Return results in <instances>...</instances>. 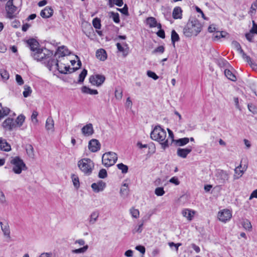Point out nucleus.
<instances>
[{
  "label": "nucleus",
  "mask_w": 257,
  "mask_h": 257,
  "mask_svg": "<svg viewBox=\"0 0 257 257\" xmlns=\"http://www.w3.org/2000/svg\"><path fill=\"white\" fill-rule=\"evenodd\" d=\"M0 224L6 241L10 242L11 241V237L10 235V227L8 224L7 223H3L2 222H0Z\"/></svg>",
  "instance_id": "nucleus-15"
},
{
  "label": "nucleus",
  "mask_w": 257,
  "mask_h": 257,
  "mask_svg": "<svg viewBox=\"0 0 257 257\" xmlns=\"http://www.w3.org/2000/svg\"><path fill=\"white\" fill-rule=\"evenodd\" d=\"M147 74L148 77L153 78L154 80H157L159 78L157 74L152 71H148Z\"/></svg>",
  "instance_id": "nucleus-51"
},
{
  "label": "nucleus",
  "mask_w": 257,
  "mask_h": 257,
  "mask_svg": "<svg viewBox=\"0 0 257 257\" xmlns=\"http://www.w3.org/2000/svg\"><path fill=\"white\" fill-rule=\"evenodd\" d=\"M192 150V147H188L186 148H178L177 150V155L180 158L185 159Z\"/></svg>",
  "instance_id": "nucleus-18"
},
{
  "label": "nucleus",
  "mask_w": 257,
  "mask_h": 257,
  "mask_svg": "<svg viewBox=\"0 0 257 257\" xmlns=\"http://www.w3.org/2000/svg\"><path fill=\"white\" fill-rule=\"evenodd\" d=\"M257 9V7L254 6V5L253 3L251 5L250 11L249 12V13L251 15H254L255 13L256 9Z\"/></svg>",
  "instance_id": "nucleus-62"
},
{
  "label": "nucleus",
  "mask_w": 257,
  "mask_h": 257,
  "mask_svg": "<svg viewBox=\"0 0 257 257\" xmlns=\"http://www.w3.org/2000/svg\"><path fill=\"white\" fill-rule=\"evenodd\" d=\"M26 151L28 156L31 159H34L35 153L33 146L31 145L28 144L26 146Z\"/></svg>",
  "instance_id": "nucleus-30"
},
{
  "label": "nucleus",
  "mask_w": 257,
  "mask_h": 257,
  "mask_svg": "<svg viewBox=\"0 0 257 257\" xmlns=\"http://www.w3.org/2000/svg\"><path fill=\"white\" fill-rule=\"evenodd\" d=\"M250 33L252 34H257V25H256L254 22H253V26L252 29L250 30Z\"/></svg>",
  "instance_id": "nucleus-64"
},
{
  "label": "nucleus",
  "mask_w": 257,
  "mask_h": 257,
  "mask_svg": "<svg viewBox=\"0 0 257 257\" xmlns=\"http://www.w3.org/2000/svg\"><path fill=\"white\" fill-rule=\"evenodd\" d=\"M151 138L155 141L158 142L161 145L163 150L169 147L170 143L167 138L166 131L160 125L156 126L151 133Z\"/></svg>",
  "instance_id": "nucleus-1"
},
{
  "label": "nucleus",
  "mask_w": 257,
  "mask_h": 257,
  "mask_svg": "<svg viewBox=\"0 0 257 257\" xmlns=\"http://www.w3.org/2000/svg\"><path fill=\"white\" fill-rule=\"evenodd\" d=\"M88 248V245H85L81 248L78 249H73L72 250V252L73 253H83L87 251Z\"/></svg>",
  "instance_id": "nucleus-40"
},
{
  "label": "nucleus",
  "mask_w": 257,
  "mask_h": 257,
  "mask_svg": "<svg viewBox=\"0 0 257 257\" xmlns=\"http://www.w3.org/2000/svg\"><path fill=\"white\" fill-rule=\"evenodd\" d=\"M101 145L96 139H92L88 143V149L91 152H96L100 149Z\"/></svg>",
  "instance_id": "nucleus-16"
},
{
  "label": "nucleus",
  "mask_w": 257,
  "mask_h": 257,
  "mask_svg": "<svg viewBox=\"0 0 257 257\" xmlns=\"http://www.w3.org/2000/svg\"><path fill=\"white\" fill-rule=\"evenodd\" d=\"M107 172L105 169H102L99 171L98 173V177L100 178H105L107 177Z\"/></svg>",
  "instance_id": "nucleus-53"
},
{
  "label": "nucleus",
  "mask_w": 257,
  "mask_h": 257,
  "mask_svg": "<svg viewBox=\"0 0 257 257\" xmlns=\"http://www.w3.org/2000/svg\"><path fill=\"white\" fill-rule=\"evenodd\" d=\"M10 112V109L8 107H3L0 105V120L5 116L8 115Z\"/></svg>",
  "instance_id": "nucleus-34"
},
{
  "label": "nucleus",
  "mask_w": 257,
  "mask_h": 257,
  "mask_svg": "<svg viewBox=\"0 0 257 257\" xmlns=\"http://www.w3.org/2000/svg\"><path fill=\"white\" fill-rule=\"evenodd\" d=\"M165 51V48L163 46H160L156 48L155 49H154L152 51V54H156L157 53H159L161 54H162Z\"/></svg>",
  "instance_id": "nucleus-49"
},
{
  "label": "nucleus",
  "mask_w": 257,
  "mask_h": 257,
  "mask_svg": "<svg viewBox=\"0 0 257 257\" xmlns=\"http://www.w3.org/2000/svg\"><path fill=\"white\" fill-rule=\"evenodd\" d=\"M38 114V112L36 111H33L31 116L32 120L33 121H34L35 123H37L38 122V119L37 118Z\"/></svg>",
  "instance_id": "nucleus-60"
},
{
  "label": "nucleus",
  "mask_w": 257,
  "mask_h": 257,
  "mask_svg": "<svg viewBox=\"0 0 257 257\" xmlns=\"http://www.w3.org/2000/svg\"><path fill=\"white\" fill-rule=\"evenodd\" d=\"M169 182L171 183L174 184L175 185H178L180 184V182L178 178L176 177L171 178L170 179Z\"/></svg>",
  "instance_id": "nucleus-58"
},
{
  "label": "nucleus",
  "mask_w": 257,
  "mask_h": 257,
  "mask_svg": "<svg viewBox=\"0 0 257 257\" xmlns=\"http://www.w3.org/2000/svg\"><path fill=\"white\" fill-rule=\"evenodd\" d=\"M130 213L133 217L135 218H138L139 217L140 212L138 209H135L134 208L130 209Z\"/></svg>",
  "instance_id": "nucleus-46"
},
{
  "label": "nucleus",
  "mask_w": 257,
  "mask_h": 257,
  "mask_svg": "<svg viewBox=\"0 0 257 257\" xmlns=\"http://www.w3.org/2000/svg\"><path fill=\"white\" fill-rule=\"evenodd\" d=\"M189 142V138H183L174 141L175 145L179 147L185 146Z\"/></svg>",
  "instance_id": "nucleus-29"
},
{
  "label": "nucleus",
  "mask_w": 257,
  "mask_h": 257,
  "mask_svg": "<svg viewBox=\"0 0 257 257\" xmlns=\"http://www.w3.org/2000/svg\"><path fill=\"white\" fill-rule=\"evenodd\" d=\"M115 97L116 99L120 100L122 97V91L121 90L116 89L115 91Z\"/></svg>",
  "instance_id": "nucleus-56"
},
{
  "label": "nucleus",
  "mask_w": 257,
  "mask_h": 257,
  "mask_svg": "<svg viewBox=\"0 0 257 257\" xmlns=\"http://www.w3.org/2000/svg\"><path fill=\"white\" fill-rule=\"evenodd\" d=\"M228 34L224 31L217 32L214 34V38L220 39L221 38H225Z\"/></svg>",
  "instance_id": "nucleus-43"
},
{
  "label": "nucleus",
  "mask_w": 257,
  "mask_h": 257,
  "mask_svg": "<svg viewBox=\"0 0 257 257\" xmlns=\"http://www.w3.org/2000/svg\"><path fill=\"white\" fill-rule=\"evenodd\" d=\"M224 74L228 79L232 81H235L236 80V76L230 70L225 69L224 71Z\"/></svg>",
  "instance_id": "nucleus-35"
},
{
  "label": "nucleus",
  "mask_w": 257,
  "mask_h": 257,
  "mask_svg": "<svg viewBox=\"0 0 257 257\" xmlns=\"http://www.w3.org/2000/svg\"><path fill=\"white\" fill-rule=\"evenodd\" d=\"M0 75L4 81L8 80L10 77L8 72L4 69H0Z\"/></svg>",
  "instance_id": "nucleus-39"
},
{
  "label": "nucleus",
  "mask_w": 257,
  "mask_h": 257,
  "mask_svg": "<svg viewBox=\"0 0 257 257\" xmlns=\"http://www.w3.org/2000/svg\"><path fill=\"white\" fill-rule=\"evenodd\" d=\"M91 187L95 193L102 192L106 187V183L100 180L91 184Z\"/></svg>",
  "instance_id": "nucleus-14"
},
{
  "label": "nucleus",
  "mask_w": 257,
  "mask_h": 257,
  "mask_svg": "<svg viewBox=\"0 0 257 257\" xmlns=\"http://www.w3.org/2000/svg\"><path fill=\"white\" fill-rule=\"evenodd\" d=\"M53 14V9L49 7H46L44 10L41 11L40 16L45 19L50 18Z\"/></svg>",
  "instance_id": "nucleus-20"
},
{
  "label": "nucleus",
  "mask_w": 257,
  "mask_h": 257,
  "mask_svg": "<svg viewBox=\"0 0 257 257\" xmlns=\"http://www.w3.org/2000/svg\"><path fill=\"white\" fill-rule=\"evenodd\" d=\"M241 166L240 165L239 166L237 167L235 170V174L234 175V179H237L239 178L243 174V172L242 170H240Z\"/></svg>",
  "instance_id": "nucleus-37"
},
{
  "label": "nucleus",
  "mask_w": 257,
  "mask_h": 257,
  "mask_svg": "<svg viewBox=\"0 0 257 257\" xmlns=\"http://www.w3.org/2000/svg\"><path fill=\"white\" fill-rule=\"evenodd\" d=\"M136 249L139 251L142 254H144L146 251L145 247L142 245H138L136 247Z\"/></svg>",
  "instance_id": "nucleus-61"
},
{
  "label": "nucleus",
  "mask_w": 257,
  "mask_h": 257,
  "mask_svg": "<svg viewBox=\"0 0 257 257\" xmlns=\"http://www.w3.org/2000/svg\"><path fill=\"white\" fill-rule=\"evenodd\" d=\"M82 134L86 137L91 136L94 133L93 125L89 123L86 124L81 128Z\"/></svg>",
  "instance_id": "nucleus-19"
},
{
  "label": "nucleus",
  "mask_w": 257,
  "mask_h": 257,
  "mask_svg": "<svg viewBox=\"0 0 257 257\" xmlns=\"http://www.w3.org/2000/svg\"><path fill=\"white\" fill-rule=\"evenodd\" d=\"M45 128L47 131L54 132L55 131L54 128V121L51 116H49L46 121Z\"/></svg>",
  "instance_id": "nucleus-22"
},
{
  "label": "nucleus",
  "mask_w": 257,
  "mask_h": 257,
  "mask_svg": "<svg viewBox=\"0 0 257 257\" xmlns=\"http://www.w3.org/2000/svg\"><path fill=\"white\" fill-rule=\"evenodd\" d=\"M216 176L217 179L220 183H225L229 179V175L228 173L223 170H218L216 173Z\"/></svg>",
  "instance_id": "nucleus-13"
},
{
  "label": "nucleus",
  "mask_w": 257,
  "mask_h": 257,
  "mask_svg": "<svg viewBox=\"0 0 257 257\" xmlns=\"http://www.w3.org/2000/svg\"><path fill=\"white\" fill-rule=\"evenodd\" d=\"M71 177L74 186L76 189H78L80 187V183L78 177L75 174H72Z\"/></svg>",
  "instance_id": "nucleus-38"
},
{
  "label": "nucleus",
  "mask_w": 257,
  "mask_h": 257,
  "mask_svg": "<svg viewBox=\"0 0 257 257\" xmlns=\"http://www.w3.org/2000/svg\"><path fill=\"white\" fill-rule=\"evenodd\" d=\"M143 222L136 226L133 230V233H141L143 230Z\"/></svg>",
  "instance_id": "nucleus-50"
},
{
  "label": "nucleus",
  "mask_w": 257,
  "mask_h": 257,
  "mask_svg": "<svg viewBox=\"0 0 257 257\" xmlns=\"http://www.w3.org/2000/svg\"><path fill=\"white\" fill-rule=\"evenodd\" d=\"M32 90L31 87L29 86H24V91L23 92V94L25 97H27L31 95Z\"/></svg>",
  "instance_id": "nucleus-41"
},
{
  "label": "nucleus",
  "mask_w": 257,
  "mask_h": 257,
  "mask_svg": "<svg viewBox=\"0 0 257 257\" xmlns=\"http://www.w3.org/2000/svg\"><path fill=\"white\" fill-rule=\"evenodd\" d=\"M182 11L180 7H175L172 13V16L175 19H181L182 15Z\"/></svg>",
  "instance_id": "nucleus-28"
},
{
  "label": "nucleus",
  "mask_w": 257,
  "mask_h": 257,
  "mask_svg": "<svg viewBox=\"0 0 257 257\" xmlns=\"http://www.w3.org/2000/svg\"><path fill=\"white\" fill-rule=\"evenodd\" d=\"M105 77L101 75L91 76L89 78L90 82L93 85L100 86L104 81Z\"/></svg>",
  "instance_id": "nucleus-12"
},
{
  "label": "nucleus",
  "mask_w": 257,
  "mask_h": 257,
  "mask_svg": "<svg viewBox=\"0 0 257 257\" xmlns=\"http://www.w3.org/2000/svg\"><path fill=\"white\" fill-rule=\"evenodd\" d=\"M27 43L32 51V52L40 49L39 43L34 39H31L27 40Z\"/></svg>",
  "instance_id": "nucleus-21"
},
{
  "label": "nucleus",
  "mask_w": 257,
  "mask_h": 257,
  "mask_svg": "<svg viewBox=\"0 0 257 257\" xmlns=\"http://www.w3.org/2000/svg\"><path fill=\"white\" fill-rule=\"evenodd\" d=\"M242 226L243 228L247 230L250 231L252 228V225L250 222L248 220H245L242 222Z\"/></svg>",
  "instance_id": "nucleus-44"
},
{
  "label": "nucleus",
  "mask_w": 257,
  "mask_h": 257,
  "mask_svg": "<svg viewBox=\"0 0 257 257\" xmlns=\"http://www.w3.org/2000/svg\"><path fill=\"white\" fill-rule=\"evenodd\" d=\"M92 24L93 27L97 29H99L101 27L100 21L98 18H95L92 21Z\"/></svg>",
  "instance_id": "nucleus-48"
},
{
  "label": "nucleus",
  "mask_w": 257,
  "mask_h": 257,
  "mask_svg": "<svg viewBox=\"0 0 257 257\" xmlns=\"http://www.w3.org/2000/svg\"><path fill=\"white\" fill-rule=\"evenodd\" d=\"M231 45L233 48H234L241 55L242 58L249 64L252 69H257V65L252 62L250 57L249 56H247L243 52L238 42L236 41H233L231 43Z\"/></svg>",
  "instance_id": "nucleus-7"
},
{
  "label": "nucleus",
  "mask_w": 257,
  "mask_h": 257,
  "mask_svg": "<svg viewBox=\"0 0 257 257\" xmlns=\"http://www.w3.org/2000/svg\"><path fill=\"white\" fill-rule=\"evenodd\" d=\"M0 149L6 152H9L11 150V147L6 140L0 138Z\"/></svg>",
  "instance_id": "nucleus-25"
},
{
  "label": "nucleus",
  "mask_w": 257,
  "mask_h": 257,
  "mask_svg": "<svg viewBox=\"0 0 257 257\" xmlns=\"http://www.w3.org/2000/svg\"><path fill=\"white\" fill-rule=\"evenodd\" d=\"M11 26L14 28H18L20 27L21 23L19 21L15 20L12 22Z\"/></svg>",
  "instance_id": "nucleus-59"
},
{
  "label": "nucleus",
  "mask_w": 257,
  "mask_h": 257,
  "mask_svg": "<svg viewBox=\"0 0 257 257\" xmlns=\"http://www.w3.org/2000/svg\"><path fill=\"white\" fill-rule=\"evenodd\" d=\"M195 213V211L188 208H184L181 211L182 216L189 221L193 220Z\"/></svg>",
  "instance_id": "nucleus-17"
},
{
  "label": "nucleus",
  "mask_w": 257,
  "mask_h": 257,
  "mask_svg": "<svg viewBox=\"0 0 257 257\" xmlns=\"http://www.w3.org/2000/svg\"><path fill=\"white\" fill-rule=\"evenodd\" d=\"M117 160V154L112 152L105 153L102 157V164L107 167L113 165L116 163Z\"/></svg>",
  "instance_id": "nucleus-9"
},
{
  "label": "nucleus",
  "mask_w": 257,
  "mask_h": 257,
  "mask_svg": "<svg viewBox=\"0 0 257 257\" xmlns=\"http://www.w3.org/2000/svg\"><path fill=\"white\" fill-rule=\"evenodd\" d=\"M232 217L231 211L227 209L220 210L218 213V218L219 221L225 223L229 221Z\"/></svg>",
  "instance_id": "nucleus-10"
},
{
  "label": "nucleus",
  "mask_w": 257,
  "mask_h": 257,
  "mask_svg": "<svg viewBox=\"0 0 257 257\" xmlns=\"http://www.w3.org/2000/svg\"><path fill=\"white\" fill-rule=\"evenodd\" d=\"M99 213L97 211H94L89 216L88 221L90 224H94L97 220Z\"/></svg>",
  "instance_id": "nucleus-26"
},
{
  "label": "nucleus",
  "mask_w": 257,
  "mask_h": 257,
  "mask_svg": "<svg viewBox=\"0 0 257 257\" xmlns=\"http://www.w3.org/2000/svg\"><path fill=\"white\" fill-rule=\"evenodd\" d=\"M117 167L119 170H121V173L123 174H125L128 172V167L122 163L118 164Z\"/></svg>",
  "instance_id": "nucleus-42"
},
{
  "label": "nucleus",
  "mask_w": 257,
  "mask_h": 257,
  "mask_svg": "<svg viewBox=\"0 0 257 257\" xmlns=\"http://www.w3.org/2000/svg\"><path fill=\"white\" fill-rule=\"evenodd\" d=\"M96 57L101 61H104L107 58L106 51L103 49L98 50L96 52Z\"/></svg>",
  "instance_id": "nucleus-27"
},
{
  "label": "nucleus",
  "mask_w": 257,
  "mask_h": 257,
  "mask_svg": "<svg viewBox=\"0 0 257 257\" xmlns=\"http://www.w3.org/2000/svg\"><path fill=\"white\" fill-rule=\"evenodd\" d=\"M14 0H9L5 6L6 18L12 19L17 17L19 13L18 8L14 5Z\"/></svg>",
  "instance_id": "nucleus-8"
},
{
  "label": "nucleus",
  "mask_w": 257,
  "mask_h": 257,
  "mask_svg": "<svg viewBox=\"0 0 257 257\" xmlns=\"http://www.w3.org/2000/svg\"><path fill=\"white\" fill-rule=\"evenodd\" d=\"M202 25L196 19H191L183 29V33L186 37L196 36L201 31Z\"/></svg>",
  "instance_id": "nucleus-2"
},
{
  "label": "nucleus",
  "mask_w": 257,
  "mask_h": 257,
  "mask_svg": "<svg viewBox=\"0 0 257 257\" xmlns=\"http://www.w3.org/2000/svg\"><path fill=\"white\" fill-rule=\"evenodd\" d=\"M128 193L129 189L128 188V185L126 183H124L120 189V195L123 198H126L128 196Z\"/></svg>",
  "instance_id": "nucleus-31"
},
{
  "label": "nucleus",
  "mask_w": 257,
  "mask_h": 257,
  "mask_svg": "<svg viewBox=\"0 0 257 257\" xmlns=\"http://www.w3.org/2000/svg\"><path fill=\"white\" fill-rule=\"evenodd\" d=\"M111 17H112L113 21L115 23H118L119 22V15L117 13L111 12Z\"/></svg>",
  "instance_id": "nucleus-54"
},
{
  "label": "nucleus",
  "mask_w": 257,
  "mask_h": 257,
  "mask_svg": "<svg viewBox=\"0 0 257 257\" xmlns=\"http://www.w3.org/2000/svg\"><path fill=\"white\" fill-rule=\"evenodd\" d=\"M57 58V63H58V68L57 70L60 73L66 74L69 72L70 66L69 65V59L67 57L64 56H59Z\"/></svg>",
  "instance_id": "nucleus-6"
},
{
  "label": "nucleus",
  "mask_w": 257,
  "mask_h": 257,
  "mask_svg": "<svg viewBox=\"0 0 257 257\" xmlns=\"http://www.w3.org/2000/svg\"><path fill=\"white\" fill-rule=\"evenodd\" d=\"M0 203L4 204L7 203V200L4 192L0 189Z\"/></svg>",
  "instance_id": "nucleus-52"
},
{
  "label": "nucleus",
  "mask_w": 257,
  "mask_h": 257,
  "mask_svg": "<svg viewBox=\"0 0 257 257\" xmlns=\"http://www.w3.org/2000/svg\"><path fill=\"white\" fill-rule=\"evenodd\" d=\"M77 165L81 172L86 175H90L94 167L93 162L89 158H83L80 160L77 163Z\"/></svg>",
  "instance_id": "nucleus-4"
},
{
  "label": "nucleus",
  "mask_w": 257,
  "mask_h": 257,
  "mask_svg": "<svg viewBox=\"0 0 257 257\" xmlns=\"http://www.w3.org/2000/svg\"><path fill=\"white\" fill-rule=\"evenodd\" d=\"M10 163L13 165V171L15 174H20L22 171L27 169L25 163L19 157H12Z\"/></svg>",
  "instance_id": "nucleus-5"
},
{
  "label": "nucleus",
  "mask_w": 257,
  "mask_h": 257,
  "mask_svg": "<svg viewBox=\"0 0 257 257\" xmlns=\"http://www.w3.org/2000/svg\"><path fill=\"white\" fill-rule=\"evenodd\" d=\"M69 54L70 52L68 49L65 46H63L58 48L57 52L55 55V57H58L59 56L67 57Z\"/></svg>",
  "instance_id": "nucleus-23"
},
{
  "label": "nucleus",
  "mask_w": 257,
  "mask_h": 257,
  "mask_svg": "<svg viewBox=\"0 0 257 257\" xmlns=\"http://www.w3.org/2000/svg\"><path fill=\"white\" fill-rule=\"evenodd\" d=\"M165 192L163 187H157L155 190V194L158 196H162Z\"/></svg>",
  "instance_id": "nucleus-45"
},
{
  "label": "nucleus",
  "mask_w": 257,
  "mask_h": 257,
  "mask_svg": "<svg viewBox=\"0 0 257 257\" xmlns=\"http://www.w3.org/2000/svg\"><path fill=\"white\" fill-rule=\"evenodd\" d=\"M25 117L23 115H19L16 119L8 117L2 123L3 128L6 131H12L20 127L25 121Z\"/></svg>",
  "instance_id": "nucleus-3"
},
{
  "label": "nucleus",
  "mask_w": 257,
  "mask_h": 257,
  "mask_svg": "<svg viewBox=\"0 0 257 257\" xmlns=\"http://www.w3.org/2000/svg\"><path fill=\"white\" fill-rule=\"evenodd\" d=\"M147 24L150 28L156 27L157 25V20L154 17H149L146 20Z\"/></svg>",
  "instance_id": "nucleus-36"
},
{
  "label": "nucleus",
  "mask_w": 257,
  "mask_h": 257,
  "mask_svg": "<svg viewBox=\"0 0 257 257\" xmlns=\"http://www.w3.org/2000/svg\"><path fill=\"white\" fill-rule=\"evenodd\" d=\"M47 67L50 71H55L58 68V63H57V58L56 59H50L48 60Z\"/></svg>",
  "instance_id": "nucleus-24"
},
{
  "label": "nucleus",
  "mask_w": 257,
  "mask_h": 257,
  "mask_svg": "<svg viewBox=\"0 0 257 257\" xmlns=\"http://www.w3.org/2000/svg\"><path fill=\"white\" fill-rule=\"evenodd\" d=\"M16 80L17 83L20 85H22L24 84V80L22 77L19 74L16 75Z\"/></svg>",
  "instance_id": "nucleus-57"
},
{
  "label": "nucleus",
  "mask_w": 257,
  "mask_h": 257,
  "mask_svg": "<svg viewBox=\"0 0 257 257\" xmlns=\"http://www.w3.org/2000/svg\"><path fill=\"white\" fill-rule=\"evenodd\" d=\"M82 92L84 93L89 94L91 95H96L98 94V91L95 89H91L86 86H83L81 88Z\"/></svg>",
  "instance_id": "nucleus-32"
},
{
  "label": "nucleus",
  "mask_w": 257,
  "mask_h": 257,
  "mask_svg": "<svg viewBox=\"0 0 257 257\" xmlns=\"http://www.w3.org/2000/svg\"><path fill=\"white\" fill-rule=\"evenodd\" d=\"M157 35L162 38V39H164L165 38V32L163 30H160L157 33Z\"/></svg>",
  "instance_id": "nucleus-63"
},
{
  "label": "nucleus",
  "mask_w": 257,
  "mask_h": 257,
  "mask_svg": "<svg viewBox=\"0 0 257 257\" xmlns=\"http://www.w3.org/2000/svg\"><path fill=\"white\" fill-rule=\"evenodd\" d=\"M167 131L168 132V138H166V139H168V140H169V139H170L171 144L172 142L174 143V141H175L176 140L174 139V134H173V132L169 128L167 129ZM169 141L170 142V141Z\"/></svg>",
  "instance_id": "nucleus-55"
},
{
  "label": "nucleus",
  "mask_w": 257,
  "mask_h": 257,
  "mask_svg": "<svg viewBox=\"0 0 257 257\" xmlns=\"http://www.w3.org/2000/svg\"><path fill=\"white\" fill-rule=\"evenodd\" d=\"M87 73V71L86 69H83L81 73L79 75V80L78 82L81 83L83 82L85 77H86Z\"/></svg>",
  "instance_id": "nucleus-47"
},
{
  "label": "nucleus",
  "mask_w": 257,
  "mask_h": 257,
  "mask_svg": "<svg viewBox=\"0 0 257 257\" xmlns=\"http://www.w3.org/2000/svg\"><path fill=\"white\" fill-rule=\"evenodd\" d=\"M46 51V49L43 50L42 48L38 49L33 52H32L31 55L33 58L37 61H40L44 59H46L47 55L44 52Z\"/></svg>",
  "instance_id": "nucleus-11"
},
{
  "label": "nucleus",
  "mask_w": 257,
  "mask_h": 257,
  "mask_svg": "<svg viewBox=\"0 0 257 257\" xmlns=\"http://www.w3.org/2000/svg\"><path fill=\"white\" fill-rule=\"evenodd\" d=\"M180 40L179 36L176 32L173 30L171 32V41L174 47H175V43Z\"/></svg>",
  "instance_id": "nucleus-33"
}]
</instances>
